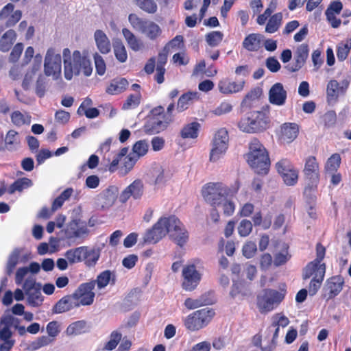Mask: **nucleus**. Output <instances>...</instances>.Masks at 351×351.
<instances>
[{"instance_id": "1", "label": "nucleus", "mask_w": 351, "mask_h": 351, "mask_svg": "<svg viewBox=\"0 0 351 351\" xmlns=\"http://www.w3.org/2000/svg\"><path fill=\"white\" fill-rule=\"evenodd\" d=\"M167 233L180 246L184 245L188 241L189 234L184 226L176 216L161 217L152 229L148 230L144 237L147 243H156Z\"/></svg>"}, {"instance_id": "2", "label": "nucleus", "mask_w": 351, "mask_h": 351, "mask_svg": "<svg viewBox=\"0 0 351 351\" xmlns=\"http://www.w3.org/2000/svg\"><path fill=\"white\" fill-rule=\"evenodd\" d=\"M64 62V75L67 80H71L73 75L83 73L90 76L93 72V66L90 59L83 56L80 51L75 50L71 54L69 49L65 48L62 51Z\"/></svg>"}, {"instance_id": "3", "label": "nucleus", "mask_w": 351, "mask_h": 351, "mask_svg": "<svg viewBox=\"0 0 351 351\" xmlns=\"http://www.w3.org/2000/svg\"><path fill=\"white\" fill-rule=\"evenodd\" d=\"M250 151L247 154V161L250 166L259 174H266L269 170L270 160L264 146L257 139L250 143Z\"/></svg>"}, {"instance_id": "4", "label": "nucleus", "mask_w": 351, "mask_h": 351, "mask_svg": "<svg viewBox=\"0 0 351 351\" xmlns=\"http://www.w3.org/2000/svg\"><path fill=\"white\" fill-rule=\"evenodd\" d=\"M238 191V187H228L222 182H210L202 189L204 200L215 208L226 197H232Z\"/></svg>"}, {"instance_id": "5", "label": "nucleus", "mask_w": 351, "mask_h": 351, "mask_svg": "<svg viewBox=\"0 0 351 351\" xmlns=\"http://www.w3.org/2000/svg\"><path fill=\"white\" fill-rule=\"evenodd\" d=\"M269 123V117L265 112L252 111L241 119L238 123V128L243 132L254 134L266 130Z\"/></svg>"}, {"instance_id": "6", "label": "nucleus", "mask_w": 351, "mask_h": 351, "mask_svg": "<svg viewBox=\"0 0 351 351\" xmlns=\"http://www.w3.org/2000/svg\"><path fill=\"white\" fill-rule=\"evenodd\" d=\"M204 270L203 262L195 258L190 261L182 269V288L187 291H193L199 284Z\"/></svg>"}, {"instance_id": "7", "label": "nucleus", "mask_w": 351, "mask_h": 351, "mask_svg": "<svg viewBox=\"0 0 351 351\" xmlns=\"http://www.w3.org/2000/svg\"><path fill=\"white\" fill-rule=\"evenodd\" d=\"M128 21L132 28L152 40H156L162 34V29L155 22L139 17L136 14H130Z\"/></svg>"}, {"instance_id": "8", "label": "nucleus", "mask_w": 351, "mask_h": 351, "mask_svg": "<svg viewBox=\"0 0 351 351\" xmlns=\"http://www.w3.org/2000/svg\"><path fill=\"white\" fill-rule=\"evenodd\" d=\"M284 298L282 291L266 289L257 296V307L261 313H267L276 308Z\"/></svg>"}, {"instance_id": "9", "label": "nucleus", "mask_w": 351, "mask_h": 351, "mask_svg": "<svg viewBox=\"0 0 351 351\" xmlns=\"http://www.w3.org/2000/svg\"><path fill=\"white\" fill-rule=\"evenodd\" d=\"M229 136L225 128H221L215 134L211 142L209 160L211 162H219L222 159L228 148Z\"/></svg>"}, {"instance_id": "10", "label": "nucleus", "mask_w": 351, "mask_h": 351, "mask_svg": "<svg viewBox=\"0 0 351 351\" xmlns=\"http://www.w3.org/2000/svg\"><path fill=\"white\" fill-rule=\"evenodd\" d=\"M215 315V312L208 308L196 311L184 319V325L191 331H197L206 326Z\"/></svg>"}, {"instance_id": "11", "label": "nucleus", "mask_w": 351, "mask_h": 351, "mask_svg": "<svg viewBox=\"0 0 351 351\" xmlns=\"http://www.w3.org/2000/svg\"><path fill=\"white\" fill-rule=\"evenodd\" d=\"M152 117L145 125V130L150 134H157L165 130L172 121L170 116H166L164 108L158 106L151 111Z\"/></svg>"}, {"instance_id": "12", "label": "nucleus", "mask_w": 351, "mask_h": 351, "mask_svg": "<svg viewBox=\"0 0 351 351\" xmlns=\"http://www.w3.org/2000/svg\"><path fill=\"white\" fill-rule=\"evenodd\" d=\"M44 73L47 76L58 80L62 73V58L54 48L47 49L44 60Z\"/></svg>"}, {"instance_id": "13", "label": "nucleus", "mask_w": 351, "mask_h": 351, "mask_svg": "<svg viewBox=\"0 0 351 351\" xmlns=\"http://www.w3.org/2000/svg\"><path fill=\"white\" fill-rule=\"evenodd\" d=\"M95 287V282L83 283L72 293L75 301L79 304V307L93 304L95 298L93 292Z\"/></svg>"}, {"instance_id": "14", "label": "nucleus", "mask_w": 351, "mask_h": 351, "mask_svg": "<svg viewBox=\"0 0 351 351\" xmlns=\"http://www.w3.org/2000/svg\"><path fill=\"white\" fill-rule=\"evenodd\" d=\"M278 173L287 185H294L298 179V172L287 159H282L276 165Z\"/></svg>"}, {"instance_id": "15", "label": "nucleus", "mask_w": 351, "mask_h": 351, "mask_svg": "<svg viewBox=\"0 0 351 351\" xmlns=\"http://www.w3.org/2000/svg\"><path fill=\"white\" fill-rule=\"evenodd\" d=\"M304 173L306 178L311 182V185L306 186L304 189V195L307 196L308 191H315L316 184L319 180V165L315 157L311 156L306 160Z\"/></svg>"}, {"instance_id": "16", "label": "nucleus", "mask_w": 351, "mask_h": 351, "mask_svg": "<svg viewBox=\"0 0 351 351\" xmlns=\"http://www.w3.org/2000/svg\"><path fill=\"white\" fill-rule=\"evenodd\" d=\"M89 230L87 223L81 219H73L67 225L65 230V237L68 239L75 240L87 236Z\"/></svg>"}, {"instance_id": "17", "label": "nucleus", "mask_w": 351, "mask_h": 351, "mask_svg": "<svg viewBox=\"0 0 351 351\" xmlns=\"http://www.w3.org/2000/svg\"><path fill=\"white\" fill-rule=\"evenodd\" d=\"M245 84L243 79L234 81L229 77H223L219 81L217 87L221 94L228 95L241 92Z\"/></svg>"}, {"instance_id": "18", "label": "nucleus", "mask_w": 351, "mask_h": 351, "mask_svg": "<svg viewBox=\"0 0 351 351\" xmlns=\"http://www.w3.org/2000/svg\"><path fill=\"white\" fill-rule=\"evenodd\" d=\"M349 86L348 80L338 82L337 80H330L327 85V99L329 104L335 103L340 95H344Z\"/></svg>"}, {"instance_id": "19", "label": "nucleus", "mask_w": 351, "mask_h": 351, "mask_svg": "<svg viewBox=\"0 0 351 351\" xmlns=\"http://www.w3.org/2000/svg\"><path fill=\"white\" fill-rule=\"evenodd\" d=\"M144 192V185L141 180H136L127 186L121 193L119 201L125 203L130 197L134 199H140Z\"/></svg>"}, {"instance_id": "20", "label": "nucleus", "mask_w": 351, "mask_h": 351, "mask_svg": "<svg viewBox=\"0 0 351 351\" xmlns=\"http://www.w3.org/2000/svg\"><path fill=\"white\" fill-rule=\"evenodd\" d=\"M287 92L281 83L274 84L269 89L268 100L272 105L282 106L286 104Z\"/></svg>"}, {"instance_id": "21", "label": "nucleus", "mask_w": 351, "mask_h": 351, "mask_svg": "<svg viewBox=\"0 0 351 351\" xmlns=\"http://www.w3.org/2000/svg\"><path fill=\"white\" fill-rule=\"evenodd\" d=\"M22 16V12L14 10V5L9 3L0 11V19L5 21L6 27H12L16 24Z\"/></svg>"}, {"instance_id": "22", "label": "nucleus", "mask_w": 351, "mask_h": 351, "mask_svg": "<svg viewBox=\"0 0 351 351\" xmlns=\"http://www.w3.org/2000/svg\"><path fill=\"white\" fill-rule=\"evenodd\" d=\"M299 126L295 123H285L281 125L278 137L282 143H290L298 136Z\"/></svg>"}, {"instance_id": "23", "label": "nucleus", "mask_w": 351, "mask_h": 351, "mask_svg": "<svg viewBox=\"0 0 351 351\" xmlns=\"http://www.w3.org/2000/svg\"><path fill=\"white\" fill-rule=\"evenodd\" d=\"M30 258L29 254H24L21 248L14 249L10 254L6 265L8 275L13 273L16 266L19 263H25Z\"/></svg>"}, {"instance_id": "24", "label": "nucleus", "mask_w": 351, "mask_h": 351, "mask_svg": "<svg viewBox=\"0 0 351 351\" xmlns=\"http://www.w3.org/2000/svg\"><path fill=\"white\" fill-rule=\"evenodd\" d=\"M326 265L324 263L311 261L303 269V279H308L311 277L324 278Z\"/></svg>"}, {"instance_id": "25", "label": "nucleus", "mask_w": 351, "mask_h": 351, "mask_svg": "<svg viewBox=\"0 0 351 351\" xmlns=\"http://www.w3.org/2000/svg\"><path fill=\"white\" fill-rule=\"evenodd\" d=\"M79 307V304L76 303L72 294L67 295L59 300L53 307V313L60 314L69 311L75 308Z\"/></svg>"}, {"instance_id": "26", "label": "nucleus", "mask_w": 351, "mask_h": 351, "mask_svg": "<svg viewBox=\"0 0 351 351\" xmlns=\"http://www.w3.org/2000/svg\"><path fill=\"white\" fill-rule=\"evenodd\" d=\"M119 194V189L116 186H110L98 196V201L103 208H108L112 206Z\"/></svg>"}, {"instance_id": "27", "label": "nucleus", "mask_w": 351, "mask_h": 351, "mask_svg": "<svg viewBox=\"0 0 351 351\" xmlns=\"http://www.w3.org/2000/svg\"><path fill=\"white\" fill-rule=\"evenodd\" d=\"M309 48L307 44L303 43L297 47L294 55L295 64L289 69L295 72L300 69L308 57Z\"/></svg>"}, {"instance_id": "28", "label": "nucleus", "mask_w": 351, "mask_h": 351, "mask_svg": "<svg viewBox=\"0 0 351 351\" xmlns=\"http://www.w3.org/2000/svg\"><path fill=\"white\" fill-rule=\"evenodd\" d=\"M20 324V319L10 314L3 315L0 320V331L1 335L7 336L12 334L11 328H16Z\"/></svg>"}, {"instance_id": "29", "label": "nucleus", "mask_w": 351, "mask_h": 351, "mask_svg": "<svg viewBox=\"0 0 351 351\" xmlns=\"http://www.w3.org/2000/svg\"><path fill=\"white\" fill-rule=\"evenodd\" d=\"M344 281L341 276H335L329 278L326 284V291H328L329 298L337 295L343 289Z\"/></svg>"}, {"instance_id": "30", "label": "nucleus", "mask_w": 351, "mask_h": 351, "mask_svg": "<svg viewBox=\"0 0 351 351\" xmlns=\"http://www.w3.org/2000/svg\"><path fill=\"white\" fill-rule=\"evenodd\" d=\"M94 39L98 50L103 54L108 53L111 50V44L106 34L100 29L95 31Z\"/></svg>"}, {"instance_id": "31", "label": "nucleus", "mask_w": 351, "mask_h": 351, "mask_svg": "<svg viewBox=\"0 0 351 351\" xmlns=\"http://www.w3.org/2000/svg\"><path fill=\"white\" fill-rule=\"evenodd\" d=\"M122 34L128 45L132 51H138L143 48L144 45L142 40L137 38L129 29L123 28Z\"/></svg>"}, {"instance_id": "32", "label": "nucleus", "mask_w": 351, "mask_h": 351, "mask_svg": "<svg viewBox=\"0 0 351 351\" xmlns=\"http://www.w3.org/2000/svg\"><path fill=\"white\" fill-rule=\"evenodd\" d=\"M263 36L259 34H250L243 41V47L249 51H256L261 47Z\"/></svg>"}, {"instance_id": "33", "label": "nucleus", "mask_w": 351, "mask_h": 351, "mask_svg": "<svg viewBox=\"0 0 351 351\" xmlns=\"http://www.w3.org/2000/svg\"><path fill=\"white\" fill-rule=\"evenodd\" d=\"M89 330V326L84 320L76 321L68 326L65 333L68 336H77Z\"/></svg>"}, {"instance_id": "34", "label": "nucleus", "mask_w": 351, "mask_h": 351, "mask_svg": "<svg viewBox=\"0 0 351 351\" xmlns=\"http://www.w3.org/2000/svg\"><path fill=\"white\" fill-rule=\"evenodd\" d=\"M5 148L10 152H14L20 147L21 141L19 133L15 130H9L4 139Z\"/></svg>"}, {"instance_id": "35", "label": "nucleus", "mask_w": 351, "mask_h": 351, "mask_svg": "<svg viewBox=\"0 0 351 351\" xmlns=\"http://www.w3.org/2000/svg\"><path fill=\"white\" fill-rule=\"evenodd\" d=\"M128 82L125 78L112 80L106 88V93L110 95H117L123 92L128 86Z\"/></svg>"}, {"instance_id": "36", "label": "nucleus", "mask_w": 351, "mask_h": 351, "mask_svg": "<svg viewBox=\"0 0 351 351\" xmlns=\"http://www.w3.org/2000/svg\"><path fill=\"white\" fill-rule=\"evenodd\" d=\"M83 247L85 250H84L83 261L88 266L95 265L100 256V248L97 247L90 248L86 246H83Z\"/></svg>"}, {"instance_id": "37", "label": "nucleus", "mask_w": 351, "mask_h": 351, "mask_svg": "<svg viewBox=\"0 0 351 351\" xmlns=\"http://www.w3.org/2000/svg\"><path fill=\"white\" fill-rule=\"evenodd\" d=\"M16 39V34L14 30L9 29L5 32L0 39V51H8Z\"/></svg>"}, {"instance_id": "38", "label": "nucleus", "mask_w": 351, "mask_h": 351, "mask_svg": "<svg viewBox=\"0 0 351 351\" xmlns=\"http://www.w3.org/2000/svg\"><path fill=\"white\" fill-rule=\"evenodd\" d=\"M198 99V93L197 92H188L185 94H183L178 99L176 110L178 112H181L185 110H186L191 103L195 100Z\"/></svg>"}, {"instance_id": "39", "label": "nucleus", "mask_w": 351, "mask_h": 351, "mask_svg": "<svg viewBox=\"0 0 351 351\" xmlns=\"http://www.w3.org/2000/svg\"><path fill=\"white\" fill-rule=\"evenodd\" d=\"M110 282L114 284V275L109 270L101 272L97 278L96 280L90 282H95L99 289L105 288Z\"/></svg>"}, {"instance_id": "40", "label": "nucleus", "mask_w": 351, "mask_h": 351, "mask_svg": "<svg viewBox=\"0 0 351 351\" xmlns=\"http://www.w3.org/2000/svg\"><path fill=\"white\" fill-rule=\"evenodd\" d=\"M199 128L200 124L199 123H190L183 127L180 135L183 138H196L198 136Z\"/></svg>"}, {"instance_id": "41", "label": "nucleus", "mask_w": 351, "mask_h": 351, "mask_svg": "<svg viewBox=\"0 0 351 351\" xmlns=\"http://www.w3.org/2000/svg\"><path fill=\"white\" fill-rule=\"evenodd\" d=\"M282 14L278 12L272 15L268 20L265 27V32L273 34L278 30L282 25Z\"/></svg>"}, {"instance_id": "42", "label": "nucleus", "mask_w": 351, "mask_h": 351, "mask_svg": "<svg viewBox=\"0 0 351 351\" xmlns=\"http://www.w3.org/2000/svg\"><path fill=\"white\" fill-rule=\"evenodd\" d=\"M84 250L83 246L67 250L64 256L70 264H74L83 261Z\"/></svg>"}, {"instance_id": "43", "label": "nucleus", "mask_w": 351, "mask_h": 351, "mask_svg": "<svg viewBox=\"0 0 351 351\" xmlns=\"http://www.w3.org/2000/svg\"><path fill=\"white\" fill-rule=\"evenodd\" d=\"M152 173L154 178V184L157 186L165 184L169 178L167 171L160 165H156Z\"/></svg>"}, {"instance_id": "44", "label": "nucleus", "mask_w": 351, "mask_h": 351, "mask_svg": "<svg viewBox=\"0 0 351 351\" xmlns=\"http://www.w3.org/2000/svg\"><path fill=\"white\" fill-rule=\"evenodd\" d=\"M351 49V36L341 42L337 47V57L339 61L345 60Z\"/></svg>"}, {"instance_id": "45", "label": "nucleus", "mask_w": 351, "mask_h": 351, "mask_svg": "<svg viewBox=\"0 0 351 351\" xmlns=\"http://www.w3.org/2000/svg\"><path fill=\"white\" fill-rule=\"evenodd\" d=\"M341 158L339 154H332L329 158H328L324 169L326 173H333L337 171L340 164H341Z\"/></svg>"}, {"instance_id": "46", "label": "nucleus", "mask_w": 351, "mask_h": 351, "mask_svg": "<svg viewBox=\"0 0 351 351\" xmlns=\"http://www.w3.org/2000/svg\"><path fill=\"white\" fill-rule=\"evenodd\" d=\"M313 192L314 191H308L307 196L305 195L306 198L305 208L308 217L313 219H315L317 217V215L315 209L316 197Z\"/></svg>"}, {"instance_id": "47", "label": "nucleus", "mask_w": 351, "mask_h": 351, "mask_svg": "<svg viewBox=\"0 0 351 351\" xmlns=\"http://www.w3.org/2000/svg\"><path fill=\"white\" fill-rule=\"evenodd\" d=\"M12 122L16 126L29 125L32 121L31 116L25 113L23 114L19 110L14 111L11 114Z\"/></svg>"}, {"instance_id": "48", "label": "nucleus", "mask_w": 351, "mask_h": 351, "mask_svg": "<svg viewBox=\"0 0 351 351\" xmlns=\"http://www.w3.org/2000/svg\"><path fill=\"white\" fill-rule=\"evenodd\" d=\"M25 294L27 297V302L30 306L37 307L42 304L43 302V297L39 288L32 290Z\"/></svg>"}, {"instance_id": "49", "label": "nucleus", "mask_w": 351, "mask_h": 351, "mask_svg": "<svg viewBox=\"0 0 351 351\" xmlns=\"http://www.w3.org/2000/svg\"><path fill=\"white\" fill-rule=\"evenodd\" d=\"M113 51L116 59L121 63L125 62L128 59L126 49L121 41H116L113 44Z\"/></svg>"}, {"instance_id": "50", "label": "nucleus", "mask_w": 351, "mask_h": 351, "mask_svg": "<svg viewBox=\"0 0 351 351\" xmlns=\"http://www.w3.org/2000/svg\"><path fill=\"white\" fill-rule=\"evenodd\" d=\"M32 186V181L27 178L16 180L9 188V193L12 194L16 191H22Z\"/></svg>"}, {"instance_id": "51", "label": "nucleus", "mask_w": 351, "mask_h": 351, "mask_svg": "<svg viewBox=\"0 0 351 351\" xmlns=\"http://www.w3.org/2000/svg\"><path fill=\"white\" fill-rule=\"evenodd\" d=\"M122 338V334L118 330H113L110 336L109 340L105 343L104 350L111 351L116 348Z\"/></svg>"}, {"instance_id": "52", "label": "nucleus", "mask_w": 351, "mask_h": 351, "mask_svg": "<svg viewBox=\"0 0 351 351\" xmlns=\"http://www.w3.org/2000/svg\"><path fill=\"white\" fill-rule=\"evenodd\" d=\"M136 5L143 11L154 14L157 11V4L154 0H134Z\"/></svg>"}, {"instance_id": "53", "label": "nucleus", "mask_w": 351, "mask_h": 351, "mask_svg": "<svg viewBox=\"0 0 351 351\" xmlns=\"http://www.w3.org/2000/svg\"><path fill=\"white\" fill-rule=\"evenodd\" d=\"M138 160V157L134 153H130L122 158V165L125 168V173H128L134 166L136 161Z\"/></svg>"}, {"instance_id": "54", "label": "nucleus", "mask_w": 351, "mask_h": 351, "mask_svg": "<svg viewBox=\"0 0 351 351\" xmlns=\"http://www.w3.org/2000/svg\"><path fill=\"white\" fill-rule=\"evenodd\" d=\"M232 197H226L224 200L217 206V208H221L223 212V214L226 216H231L233 215L235 210V204L231 199Z\"/></svg>"}, {"instance_id": "55", "label": "nucleus", "mask_w": 351, "mask_h": 351, "mask_svg": "<svg viewBox=\"0 0 351 351\" xmlns=\"http://www.w3.org/2000/svg\"><path fill=\"white\" fill-rule=\"evenodd\" d=\"M223 38V34L219 31H213L206 35V40L210 47L218 46Z\"/></svg>"}, {"instance_id": "56", "label": "nucleus", "mask_w": 351, "mask_h": 351, "mask_svg": "<svg viewBox=\"0 0 351 351\" xmlns=\"http://www.w3.org/2000/svg\"><path fill=\"white\" fill-rule=\"evenodd\" d=\"M128 152V148H123L119 153H114L112 160L110 162L108 170L110 172H114L117 170L119 162H122V158Z\"/></svg>"}, {"instance_id": "57", "label": "nucleus", "mask_w": 351, "mask_h": 351, "mask_svg": "<svg viewBox=\"0 0 351 351\" xmlns=\"http://www.w3.org/2000/svg\"><path fill=\"white\" fill-rule=\"evenodd\" d=\"M252 228L253 225L250 220L243 219L238 226V233L241 237H246L252 232Z\"/></svg>"}, {"instance_id": "58", "label": "nucleus", "mask_w": 351, "mask_h": 351, "mask_svg": "<svg viewBox=\"0 0 351 351\" xmlns=\"http://www.w3.org/2000/svg\"><path fill=\"white\" fill-rule=\"evenodd\" d=\"M140 101L141 94L139 93L134 95H130L123 104L122 109L130 110L135 108L139 105Z\"/></svg>"}, {"instance_id": "59", "label": "nucleus", "mask_w": 351, "mask_h": 351, "mask_svg": "<svg viewBox=\"0 0 351 351\" xmlns=\"http://www.w3.org/2000/svg\"><path fill=\"white\" fill-rule=\"evenodd\" d=\"M12 334H9L7 336L1 335L0 331V340L3 341L0 344V351H10L15 343V340L12 339Z\"/></svg>"}, {"instance_id": "60", "label": "nucleus", "mask_w": 351, "mask_h": 351, "mask_svg": "<svg viewBox=\"0 0 351 351\" xmlns=\"http://www.w3.org/2000/svg\"><path fill=\"white\" fill-rule=\"evenodd\" d=\"M271 322H274V326H279L282 328L287 327L290 321L289 318L285 315L282 313H278L272 315Z\"/></svg>"}, {"instance_id": "61", "label": "nucleus", "mask_w": 351, "mask_h": 351, "mask_svg": "<svg viewBox=\"0 0 351 351\" xmlns=\"http://www.w3.org/2000/svg\"><path fill=\"white\" fill-rule=\"evenodd\" d=\"M148 143L145 141H139L133 146V152L138 158L145 155L148 151Z\"/></svg>"}, {"instance_id": "62", "label": "nucleus", "mask_w": 351, "mask_h": 351, "mask_svg": "<svg viewBox=\"0 0 351 351\" xmlns=\"http://www.w3.org/2000/svg\"><path fill=\"white\" fill-rule=\"evenodd\" d=\"M96 72L99 75H104L106 70V65L104 58L98 53L93 56Z\"/></svg>"}, {"instance_id": "63", "label": "nucleus", "mask_w": 351, "mask_h": 351, "mask_svg": "<svg viewBox=\"0 0 351 351\" xmlns=\"http://www.w3.org/2000/svg\"><path fill=\"white\" fill-rule=\"evenodd\" d=\"M46 330L48 336L53 340L60 332V324L57 321H52L47 324Z\"/></svg>"}, {"instance_id": "64", "label": "nucleus", "mask_w": 351, "mask_h": 351, "mask_svg": "<svg viewBox=\"0 0 351 351\" xmlns=\"http://www.w3.org/2000/svg\"><path fill=\"white\" fill-rule=\"evenodd\" d=\"M36 71L37 68L34 67L32 69L28 71L25 73L23 80L22 82V87L24 90H27L32 86Z\"/></svg>"}]
</instances>
